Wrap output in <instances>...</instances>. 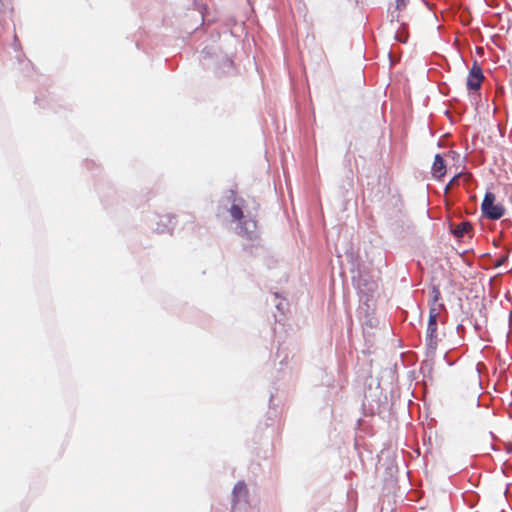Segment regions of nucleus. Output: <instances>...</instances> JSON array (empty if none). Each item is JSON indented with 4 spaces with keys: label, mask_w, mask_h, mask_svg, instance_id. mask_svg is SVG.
Wrapping results in <instances>:
<instances>
[{
    "label": "nucleus",
    "mask_w": 512,
    "mask_h": 512,
    "mask_svg": "<svg viewBox=\"0 0 512 512\" xmlns=\"http://www.w3.org/2000/svg\"><path fill=\"white\" fill-rule=\"evenodd\" d=\"M431 294H432V304L431 305H434L435 307H437L436 304L441 298V293H440L439 288L436 286H433L432 290H431Z\"/></svg>",
    "instance_id": "obj_11"
},
{
    "label": "nucleus",
    "mask_w": 512,
    "mask_h": 512,
    "mask_svg": "<svg viewBox=\"0 0 512 512\" xmlns=\"http://www.w3.org/2000/svg\"><path fill=\"white\" fill-rule=\"evenodd\" d=\"M481 209L483 215L491 220L500 219L505 212V209L502 205L495 204V195L491 192H487L485 194Z\"/></svg>",
    "instance_id": "obj_2"
},
{
    "label": "nucleus",
    "mask_w": 512,
    "mask_h": 512,
    "mask_svg": "<svg viewBox=\"0 0 512 512\" xmlns=\"http://www.w3.org/2000/svg\"><path fill=\"white\" fill-rule=\"evenodd\" d=\"M443 304H439L438 307H435L434 305H430L429 309V319L427 327H438V316H439V309L443 308Z\"/></svg>",
    "instance_id": "obj_8"
},
{
    "label": "nucleus",
    "mask_w": 512,
    "mask_h": 512,
    "mask_svg": "<svg viewBox=\"0 0 512 512\" xmlns=\"http://www.w3.org/2000/svg\"><path fill=\"white\" fill-rule=\"evenodd\" d=\"M354 281H356L357 288L360 289L361 292H364L363 287H367V290L369 292H372L376 288L375 282H367L365 279H363L361 276L356 280V277H353Z\"/></svg>",
    "instance_id": "obj_9"
},
{
    "label": "nucleus",
    "mask_w": 512,
    "mask_h": 512,
    "mask_svg": "<svg viewBox=\"0 0 512 512\" xmlns=\"http://www.w3.org/2000/svg\"><path fill=\"white\" fill-rule=\"evenodd\" d=\"M484 80V75L482 72V68L480 65L475 61L470 68L466 85L467 88L471 91H477L481 88V84Z\"/></svg>",
    "instance_id": "obj_4"
},
{
    "label": "nucleus",
    "mask_w": 512,
    "mask_h": 512,
    "mask_svg": "<svg viewBox=\"0 0 512 512\" xmlns=\"http://www.w3.org/2000/svg\"><path fill=\"white\" fill-rule=\"evenodd\" d=\"M13 47L15 50H18L19 49V41H18V38L16 35H14V43H13Z\"/></svg>",
    "instance_id": "obj_13"
},
{
    "label": "nucleus",
    "mask_w": 512,
    "mask_h": 512,
    "mask_svg": "<svg viewBox=\"0 0 512 512\" xmlns=\"http://www.w3.org/2000/svg\"><path fill=\"white\" fill-rule=\"evenodd\" d=\"M247 487L244 482H238L232 491V509L231 512H237L247 506Z\"/></svg>",
    "instance_id": "obj_3"
},
{
    "label": "nucleus",
    "mask_w": 512,
    "mask_h": 512,
    "mask_svg": "<svg viewBox=\"0 0 512 512\" xmlns=\"http://www.w3.org/2000/svg\"><path fill=\"white\" fill-rule=\"evenodd\" d=\"M458 177H459V175H455V176L451 179V181L449 182V184H448V185L446 186V188H445V190H446V191L448 190V188H449L453 183H455V181H456V179H457Z\"/></svg>",
    "instance_id": "obj_14"
},
{
    "label": "nucleus",
    "mask_w": 512,
    "mask_h": 512,
    "mask_svg": "<svg viewBox=\"0 0 512 512\" xmlns=\"http://www.w3.org/2000/svg\"><path fill=\"white\" fill-rule=\"evenodd\" d=\"M409 0H397V8L404 7Z\"/></svg>",
    "instance_id": "obj_12"
},
{
    "label": "nucleus",
    "mask_w": 512,
    "mask_h": 512,
    "mask_svg": "<svg viewBox=\"0 0 512 512\" xmlns=\"http://www.w3.org/2000/svg\"><path fill=\"white\" fill-rule=\"evenodd\" d=\"M175 217L170 214L162 215L157 222L156 231L158 233L171 232L175 226Z\"/></svg>",
    "instance_id": "obj_6"
},
{
    "label": "nucleus",
    "mask_w": 512,
    "mask_h": 512,
    "mask_svg": "<svg viewBox=\"0 0 512 512\" xmlns=\"http://www.w3.org/2000/svg\"><path fill=\"white\" fill-rule=\"evenodd\" d=\"M470 229H471V224L469 222H462L455 227V229L453 230V233L457 237H463L466 233L469 232Z\"/></svg>",
    "instance_id": "obj_10"
},
{
    "label": "nucleus",
    "mask_w": 512,
    "mask_h": 512,
    "mask_svg": "<svg viewBox=\"0 0 512 512\" xmlns=\"http://www.w3.org/2000/svg\"><path fill=\"white\" fill-rule=\"evenodd\" d=\"M225 63L228 64V65H231L232 64V61L228 58H225Z\"/></svg>",
    "instance_id": "obj_15"
},
{
    "label": "nucleus",
    "mask_w": 512,
    "mask_h": 512,
    "mask_svg": "<svg viewBox=\"0 0 512 512\" xmlns=\"http://www.w3.org/2000/svg\"><path fill=\"white\" fill-rule=\"evenodd\" d=\"M226 201L230 203L227 209L233 222L237 223L236 233L250 241L258 238L257 223L249 215L244 214V200L237 198L235 192L230 190Z\"/></svg>",
    "instance_id": "obj_1"
},
{
    "label": "nucleus",
    "mask_w": 512,
    "mask_h": 512,
    "mask_svg": "<svg viewBox=\"0 0 512 512\" xmlns=\"http://www.w3.org/2000/svg\"><path fill=\"white\" fill-rule=\"evenodd\" d=\"M446 173V166L440 154H436L432 165V174L435 178L441 179Z\"/></svg>",
    "instance_id": "obj_7"
},
{
    "label": "nucleus",
    "mask_w": 512,
    "mask_h": 512,
    "mask_svg": "<svg viewBox=\"0 0 512 512\" xmlns=\"http://www.w3.org/2000/svg\"><path fill=\"white\" fill-rule=\"evenodd\" d=\"M437 329L438 327H427L425 337V348L427 356H433L436 352L439 342Z\"/></svg>",
    "instance_id": "obj_5"
},
{
    "label": "nucleus",
    "mask_w": 512,
    "mask_h": 512,
    "mask_svg": "<svg viewBox=\"0 0 512 512\" xmlns=\"http://www.w3.org/2000/svg\"><path fill=\"white\" fill-rule=\"evenodd\" d=\"M202 53H203V54H206V53H207V52H206V49L202 50Z\"/></svg>",
    "instance_id": "obj_17"
},
{
    "label": "nucleus",
    "mask_w": 512,
    "mask_h": 512,
    "mask_svg": "<svg viewBox=\"0 0 512 512\" xmlns=\"http://www.w3.org/2000/svg\"><path fill=\"white\" fill-rule=\"evenodd\" d=\"M365 324L370 325V326H373V322H372V320L366 321V322H365Z\"/></svg>",
    "instance_id": "obj_16"
}]
</instances>
